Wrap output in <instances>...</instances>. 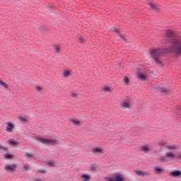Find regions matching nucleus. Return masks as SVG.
Returning a JSON list of instances; mask_svg holds the SVG:
<instances>
[{
    "mask_svg": "<svg viewBox=\"0 0 181 181\" xmlns=\"http://www.w3.org/2000/svg\"><path fill=\"white\" fill-rule=\"evenodd\" d=\"M37 141L41 142L44 145H56L57 144V141L54 139H48L46 136H39L37 137Z\"/></svg>",
    "mask_w": 181,
    "mask_h": 181,
    "instance_id": "f257e3e1",
    "label": "nucleus"
},
{
    "mask_svg": "<svg viewBox=\"0 0 181 181\" xmlns=\"http://www.w3.org/2000/svg\"><path fill=\"white\" fill-rule=\"evenodd\" d=\"M160 54H162V49H153L151 50V56L157 64H160V62L158 59Z\"/></svg>",
    "mask_w": 181,
    "mask_h": 181,
    "instance_id": "f03ea898",
    "label": "nucleus"
},
{
    "mask_svg": "<svg viewBox=\"0 0 181 181\" xmlns=\"http://www.w3.org/2000/svg\"><path fill=\"white\" fill-rule=\"evenodd\" d=\"M174 52L177 53V54H181V42L178 40L174 41Z\"/></svg>",
    "mask_w": 181,
    "mask_h": 181,
    "instance_id": "7ed1b4c3",
    "label": "nucleus"
},
{
    "mask_svg": "<svg viewBox=\"0 0 181 181\" xmlns=\"http://www.w3.org/2000/svg\"><path fill=\"white\" fill-rule=\"evenodd\" d=\"M108 181H124V177L118 174H115L113 175V177H110Z\"/></svg>",
    "mask_w": 181,
    "mask_h": 181,
    "instance_id": "20e7f679",
    "label": "nucleus"
},
{
    "mask_svg": "<svg viewBox=\"0 0 181 181\" xmlns=\"http://www.w3.org/2000/svg\"><path fill=\"white\" fill-rule=\"evenodd\" d=\"M136 76L138 78H139L140 80H142L143 81H146V76L141 73V71L139 69L137 70L136 73Z\"/></svg>",
    "mask_w": 181,
    "mask_h": 181,
    "instance_id": "39448f33",
    "label": "nucleus"
},
{
    "mask_svg": "<svg viewBox=\"0 0 181 181\" xmlns=\"http://www.w3.org/2000/svg\"><path fill=\"white\" fill-rule=\"evenodd\" d=\"M16 168V165H15V164L6 165L5 167H4V169L7 172H13V170H15Z\"/></svg>",
    "mask_w": 181,
    "mask_h": 181,
    "instance_id": "423d86ee",
    "label": "nucleus"
},
{
    "mask_svg": "<svg viewBox=\"0 0 181 181\" xmlns=\"http://www.w3.org/2000/svg\"><path fill=\"white\" fill-rule=\"evenodd\" d=\"M6 124L8 127L6 128V131L7 132H13L12 129H14L15 126H13V124L11 122H7Z\"/></svg>",
    "mask_w": 181,
    "mask_h": 181,
    "instance_id": "0eeeda50",
    "label": "nucleus"
},
{
    "mask_svg": "<svg viewBox=\"0 0 181 181\" xmlns=\"http://www.w3.org/2000/svg\"><path fill=\"white\" fill-rule=\"evenodd\" d=\"M47 164L48 165V166H50V168H53L54 166H57V165H59V163L54 160H49L47 162Z\"/></svg>",
    "mask_w": 181,
    "mask_h": 181,
    "instance_id": "6e6552de",
    "label": "nucleus"
},
{
    "mask_svg": "<svg viewBox=\"0 0 181 181\" xmlns=\"http://www.w3.org/2000/svg\"><path fill=\"white\" fill-rule=\"evenodd\" d=\"M149 6L154 11H156V12H159L160 8L159 6H156L153 3H149L148 4Z\"/></svg>",
    "mask_w": 181,
    "mask_h": 181,
    "instance_id": "1a4fd4ad",
    "label": "nucleus"
},
{
    "mask_svg": "<svg viewBox=\"0 0 181 181\" xmlns=\"http://www.w3.org/2000/svg\"><path fill=\"white\" fill-rule=\"evenodd\" d=\"M154 170H155L156 175H160V173H163V172H165V170H163V169L159 168L158 166L155 167Z\"/></svg>",
    "mask_w": 181,
    "mask_h": 181,
    "instance_id": "9d476101",
    "label": "nucleus"
},
{
    "mask_svg": "<svg viewBox=\"0 0 181 181\" xmlns=\"http://www.w3.org/2000/svg\"><path fill=\"white\" fill-rule=\"evenodd\" d=\"M93 153L98 155V153H103V148H95L93 149Z\"/></svg>",
    "mask_w": 181,
    "mask_h": 181,
    "instance_id": "9b49d317",
    "label": "nucleus"
},
{
    "mask_svg": "<svg viewBox=\"0 0 181 181\" xmlns=\"http://www.w3.org/2000/svg\"><path fill=\"white\" fill-rule=\"evenodd\" d=\"M170 175L173 177L181 176V172L180 170H175L170 173Z\"/></svg>",
    "mask_w": 181,
    "mask_h": 181,
    "instance_id": "f8f14e48",
    "label": "nucleus"
},
{
    "mask_svg": "<svg viewBox=\"0 0 181 181\" xmlns=\"http://www.w3.org/2000/svg\"><path fill=\"white\" fill-rule=\"evenodd\" d=\"M166 158H170V159H175V154L172 152H166L165 153Z\"/></svg>",
    "mask_w": 181,
    "mask_h": 181,
    "instance_id": "ddd939ff",
    "label": "nucleus"
},
{
    "mask_svg": "<svg viewBox=\"0 0 181 181\" xmlns=\"http://www.w3.org/2000/svg\"><path fill=\"white\" fill-rule=\"evenodd\" d=\"M165 148H167V149H169V151H172L173 149H177V147L176 145H166Z\"/></svg>",
    "mask_w": 181,
    "mask_h": 181,
    "instance_id": "4468645a",
    "label": "nucleus"
},
{
    "mask_svg": "<svg viewBox=\"0 0 181 181\" xmlns=\"http://www.w3.org/2000/svg\"><path fill=\"white\" fill-rule=\"evenodd\" d=\"M82 180L81 181H88L90 180V176L87 174H83L81 175Z\"/></svg>",
    "mask_w": 181,
    "mask_h": 181,
    "instance_id": "2eb2a0df",
    "label": "nucleus"
},
{
    "mask_svg": "<svg viewBox=\"0 0 181 181\" xmlns=\"http://www.w3.org/2000/svg\"><path fill=\"white\" fill-rule=\"evenodd\" d=\"M166 35H167L168 37H173V36L175 35L173 31H172L170 30H167Z\"/></svg>",
    "mask_w": 181,
    "mask_h": 181,
    "instance_id": "dca6fc26",
    "label": "nucleus"
},
{
    "mask_svg": "<svg viewBox=\"0 0 181 181\" xmlns=\"http://www.w3.org/2000/svg\"><path fill=\"white\" fill-rule=\"evenodd\" d=\"M121 107L123 108H129V103L128 102H123L121 103Z\"/></svg>",
    "mask_w": 181,
    "mask_h": 181,
    "instance_id": "f3484780",
    "label": "nucleus"
},
{
    "mask_svg": "<svg viewBox=\"0 0 181 181\" xmlns=\"http://www.w3.org/2000/svg\"><path fill=\"white\" fill-rule=\"evenodd\" d=\"M18 119L21 121V122H26V116H19Z\"/></svg>",
    "mask_w": 181,
    "mask_h": 181,
    "instance_id": "a211bd4d",
    "label": "nucleus"
},
{
    "mask_svg": "<svg viewBox=\"0 0 181 181\" xmlns=\"http://www.w3.org/2000/svg\"><path fill=\"white\" fill-rule=\"evenodd\" d=\"M135 173L138 175V176H143L144 177V171L141 170H134Z\"/></svg>",
    "mask_w": 181,
    "mask_h": 181,
    "instance_id": "6ab92c4d",
    "label": "nucleus"
},
{
    "mask_svg": "<svg viewBox=\"0 0 181 181\" xmlns=\"http://www.w3.org/2000/svg\"><path fill=\"white\" fill-rule=\"evenodd\" d=\"M8 144H9V145H13L14 146H16V145H18V142H16L13 140H9Z\"/></svg>",
    "mask_w": 181,
    "mask_h": 181,
    "instance_id": "aec40b11",
    "label": "nucleus"
},
{
    "mask_svg": "<svg viewBox=\"0 0 181 181\" xmlns=\"http://www.w3.org/2000/svg\"><path fill=\"white\" fill-rule=\"evenodd\" d=\"M159 160H160V162H161L163 163L165 162H168V159H166V158H165L163 156L160 157Z\"/></svg>",
    "mask_w": 181,
    "mask_h": 181,
    "instance_id": "412c9836",
    "label": "nucleus"
},
{
    "mask_svg": "<svg viewBox=\"0 0 181 181\" xmlns=\"http://www.w3.org/2000/svg\"><path fill=\"white\" fill-rule=\"evenodd\" d=\"M73 124L75 125H77L78 127H80L81 125V123L78 120H72Z\"/></svg>",
    "mask_w": 181,
    "mask_h": 181,
    "instance_id": "4be33fe9",
    "label": "nucleus"
},
{
    "mask_svg": "<svg viewBox=\"0 0 181 181\" xmlns=\"http://www.w3.org/2000/svg\"><path fill=\"white\" fill-rule=\"evenodd\" d=\"M142 149L144 152H149V151H151V148L146 146H143Z\"/></svg>",
    "mask_w": 181,
    "mask_h": 181,
    "instance_id": "5701e85b",
    "label": "nucleus"
},
{
    "mask_svg": "<svg viewBox=\"0 0 181 181\" xmlns=\"http://www.w3.org/2000/svg\"><path fill=\"white\" fill-rule=\"evenodd\" d=\"M0 84L2 86V87H5V88H8V85H6V83L2 81V80H0Z\"/></svg>",
    "mask_w": 181,
    "mask_h": 181,
    "instance_id": "b1692460",
    "label": "nucleus"
},
{
    "mask_svg": "<svg viewBox=\"0 0 181 181\" xmlns=\"http://www.w3.org/2000/svg\"><path fill=\"white\" fill-rule=\"evenodd\" d=\"M4 158L6 159H11L12 158V155H11L9 153H6V154H4Z\"/></svg>",
    "mask_w": 181,
    "mask_h": 181,
    "instance_id": "393cba45",
    "label": "nucleus"
},
{
    "mask_svg": "<svg viewBox=\"0 0 181 181\" xmlns=\"http://www.w3.org/2000/svg\"><path fill=\"white\" fill-rule=\"evenodd\" d=\"M158 145H160V146H163V145H166V141H160L158 142Z\"/></svg>",
    "mask_w": 181,
    "mask_h": 181,
    "instance_id": "a878e982",
    "label": "nucleus"
},
{
    "mask_svg": "<svg viewBox=\"0 0 181 181\" xmlns=\"http://www.w3.org/2000/svg\"><path fill=\"white\" fill-rule=\"evenodd\" d=\"M103 90L105 93H110L111 91V89H110V87L108 86L105 87Z\"/></svg>",
    "mask_w": 181,
    "mask_h": 181,
    "instance_id": "bb28decb",
    "label": "nucleus"
},
{
    "mask_svg": "<svg viewBox=\"0 0 181 181\" xmlns=\"http://www.w3.org/2000/svg\"><path fill=\"white\" fill-rule=\"evenodd\" d=\"M144 176H151V173L148 171H143V177Z\"/></svg>",
    "mask_w": 181,
    "mask_h": 181,
    "instance_id": "cd10ccee",
    "label": "nucleus"
},
{
    "mask_svg": "<svg viewBox=\"0 0 181 181\" xmlns=\"http://www.w3.org/2000/svg\"><path fill=\"white\" fill-rule=\"evenodd\" d=\"M0 149H2V151H5V152H8V148H6L2 145H0Z\"/></svg>",
    "mask_w": 181,
    "mask_h": 181,
    "instance_id": "c85d7f7f",
    "label": "nucleus"
},
{
    "mask_svg": "<svg viewBox=\"0 0 181 181\" xmlns=\"http://www.w3.org/2000/svg\"><path fill=\"white\" fill-rule=\"evenodd\" d=\"M98 169V166L97 165H92L90 167V170H97Z\"/></svg>",
    "mask_w": 181,
    "mask_h": 181,
    "instance_id": "c756f323",
    "label": "nucleus"
},
{
    "mask_svg": "<svg viewBox=\"0 0 181 181\" xmlns=\"http://www.w3.org/2000/svg\"><path fill=\"white\" fill-rule=\"evenodd\" d=\"M25 156H26V158H32V156H33V154H32L30 153H26Z\"/></svg>",
    "mask_w": 181,
    "mask_h": 181,
    "instance_id": "7c9ffc66",
    "label": "nucleus"
},
{
    "mask_svg": "<svg viewBox=\"0 0 181 181\" xmlns=\"http://www.w3.org/2000/svg\"><path fill=\"white\" fill-rule=\"evenodd\" d=\"M54 49H55L57 53H60V47H59V46H55Z\"/></svg>",
    "mask_w": 181,
    "mask_h": 181,
    "instance_id": "2f4dec72",
    "label": "nucleus"
},
{
    "mask_svg": "<svg viewBox=\"0 0 181 181\" xmlns=\"http://www.w3.org/2000/svg\"><path fill=\"white\" fill-rule=\"evenodd\" d=\"M70 76V72L66 71L64 73V77H69Z\"/></svg>",
    "mask_w": 181,
    "mask_h": 181,
    "instance_id": "473e14b6",
    "label": "nucleus"
},
{
    "mask_svg": "<svg viewBox=\"0 0 181 181\" xmlns=\"http://www.w3.org/2000/svg\"><path fill=\"white\" fill-rule=\"evenodd\" d=\"M112 32H115L116 33H119V31L118 30V29L115 28H113L112 30H111Z\"/></svg>",
    "mask_w": 181,
    "mask_h": 181,
    "instance_id": "72a5a7b5",
    "label": "nucleus"
},
{
    "mask_svg": "<svg viewBox=\"0 0 181 181\" xmlns=\"http://www.w3.org/2000/svg\"><path fill=\"white\" fill-rule=\"evenodd\" d=\"M124 80L126 84H128V83L129 82V79L127 76H124Z\"/></svg>",
    "mask_w": 181,
    "mask_h": 181,
    "instance_id": "f704fd0d",
    "label": "nucleus"
},
{
    "mask_svg": "<svg viewBox=\"0 0 181 181\" xmlns=\"http://www.w3.org/2000/svg\"><path fill=\"white\" fill-rule=\"evenodd\" d=\"M169 90H170L169 88H162V91H163V93H168V91H169Z\"/></svg>",
    "mask_w": 181,
    "mask_h": 181,
    "instance_id": "c9c22d12",
    "label": "nucleus"
},
{
    "mask_svg": "<svg viewBox=\"0 0 181 181\" xmlns=\"http://www.w3.org/2000/svg\"><path fill=\"white\" fill-rule=\"evenodd\" d=\"M177 158L178 159H181V151H180V153H177Z\"/></svg>",
    "mask_w": 181,
    "mask_h": 181,
    "instance_id": "e433bc0d",
    "label": "nucleus"
},
{
    "mask_svg": "<svg viewBox=\"0 0 181 181\" xmlns=\"http://www.w3.org/2000/svg\"><path fill=\"white\" fill-rule=\"evenodd\" d=\"M39 172L40 173H46V170H45V169H40Z\"/></svg>",
    "mask_w": 181,
    "mask_h": 181,
    "instance_id": "4c0bfd02",
    "label": "nucleus"
},
{
    "mask_svg": "<svg viewBox=\"0 0 181 181\" xmlns=\"http://www.w3.org/2000/svg\"><path fill=\"white\" fill-rule=\"evenodd\" d=\"M42 90V87L40 86H36V90L37 91H40Z\"/></svg>",
    "mask_w": 181,
    "mask_h": 181,
    "instance_id": "58836bf2",
    "label": "nucleus"
},
{
    "mask_svg": "<svg viewBox=\"0 0 181 181\" xmlns=\"http://www.w3.org/2000/svg\"><path fill=\"white\" fill-rule=\"evenodd\" d=\"M71 95H72V97L74 98V97H76L77 95V93H72Z\"/></svg>",
    "mask_w": 181,
    "mask_h": 181,
    "instance_id": "ea45409f",
    "label": "nucleus"
},
{
    "mask_svg": "<svg viewBox=\"0 0 181 181\" xmlns=\"http://www.w3.org/2000/svg\"><path fill=\"white\" fill-rule=\"evenodd\" d=\"M119 37H122V39H124V35H122L120 33H119Z\"/></svg>",
    "mask_w": 181,
    "mask_h": 181,
    "instance_id": "a19ab883",
    "label": "nucleus"
},
{
    "mask_svg": "<svg viewBox=\"0 0 181 181\" xmlns=\"http://www.w3.org/2000/svg\"><path fill=\"white\" fill-rule=\"evenodd\" d=\"M80 40H81V43L84 42H83V38H81Z\"/></svg>",
    "mask_w": 181,
    "mask_h": 181,
    "instance_id": "79ce46f5",
    "label": "nucleus"
},
{
    "mask_svg": "<svg viewBox=\"0 0 181 181\" xmlns=\"http://www.w3.org/2000/svg\"><path fill=\"white\" fill-rule=\"evenodd\" d=\"M34 181H42V180L37 179V180H34Z\"/></svg>",
    "mask_w": 181,
    "mask_h": 181,
    "instance_id": "37998d69",
    "label": "nucleus"
},
{
    "mask_svg": "<svg viewBox=\"0 0 181 181\" xmlns=\"http://www.w3.org/2000/svg\"><path fill=\"white\" fill-rule=\"evenodd\" d=\"M24 169H28V168H26V166H24Z\"/></svg>",
    "mask_w": 181,
    "mask_h": 181,
    "instance_id": "c03bdc74",
    "label": "nucleus"
}]
</instances>
